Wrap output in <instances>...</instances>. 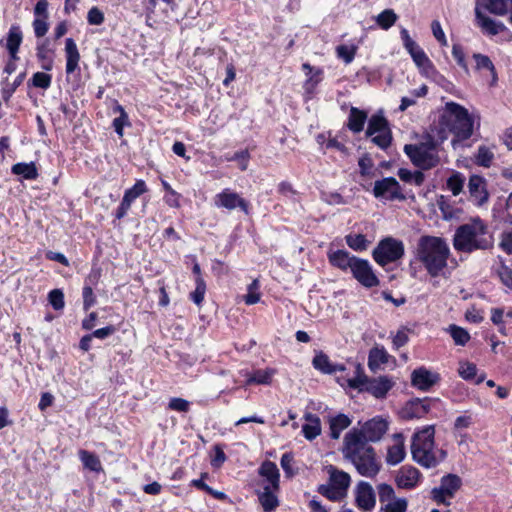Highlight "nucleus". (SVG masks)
<instances>
[{
  "label": "nucleus",
  "instance_id": "f257e3e1",
  "mask_svg": "<svg viewBox=\"0 0 512 512\" xmlns=\"http://www.w3.org/2000/svg\"><path fill=\"white\" fill-rule=\"evenodd\" d=\"M494 238L488 226L480 219L474 218L466 224L460 225L453 237V246L456 251L472 253L477 250H488L493 247Z\"/></svg>",
  "mask_w": 512,
  "mask_h": 512
},
{
  "label": "nucleus",
  "instance_id": "f03ea898",
  "mask_svg": "<svg viewBox=\"0 0 512 512\" xmlns=\"http://www.w3.org/2000/svg\"><path fill=\"white\" fill-rule=\"evenodd\" d=\"M342 453L362 476L372 478L380 471L374 448L365 441H361L356 433H347L344 436Z\"/></svg>",
  "mask_w": 512,
  "mask_h": 512
},
{
  "label": "nucleus",
  "instance_id": "7ed1b4c3",
  "mask_svg": "<svg viewBox=\"0 0 512 512\" xmlns=\"http://www.w3.org/2000/svg\"><path fill=\"white\" fill-rule=\"evenodd\" d=\"M450 248L447 242L436 236H421L416 247V258L431 277L441 275L447 267Z\"/></svg>",
  "mask_w": 512,
  "mask_h": 512
},
{
  "label": "nucleus",
  "instance_id": "20e7f679",
  "mask_svg": "<svg viewBox=\"0 0 512 512\" xmlns=\"http://www.w3.org/2000/svg\"><path fill=\"white\" fill-rule=\"evenodd\" d=\"M435 428L429 425L413 435L411 453L414 461L425 468H434L446 458V451L434 450Z\"/></svg>",
  "mask_w": 512,
  "mask_h": 512
},
{
  "label": "nucleus",
  "instance_id": "39448f33",
  "mask_svg": "<svg viewBox=\"0 0 512 512\" xmlns=\"http://www.w3.org/2000/svg\"><path fill=\"white\" fill-rule=\"evenodd\" d=\"M441 124L446 126L453 134L452 146L456 148L460 141L467 140L473 134V119L463 106L448 102L441 116Z\"/></svg>",
  "mask_w": 512,
  "mask_h": 512
},
{
  "label": "nucleus",
  "instance_id": "423d86ee",
  "mask_svg": "<svg viewBox=\"0 0 512 512\" xmlns=\"http://www.w3.org/2000/svg\"><path fill=\"white\" fill-rule=\"evenodd\" d=\"M325 470L329 475V482L319 485L317 492L330 501H341L347 496L351 484L350 475L334 465H327Z\"/></svg>",
  "mask_w": 512,
  "mask_h": 512
},
{
  "label": "nucleus",
  "instance_id": "0eeeda50",
  "mask_svg": "<svg viewBox=\"0 0 512 512\" xmlns=\"http://www.w3.org/2000/svg\"><path fill=\"white\" fill-rule=\"evenodd\" d=\"M348 386L359 391H367L376 398H384L393 387V382L386 376L369 379L360 364L355 366V375L347 380Z\"/></svg>",
  "mask_w": 512,
  "mask_h": 512
},
{
  "label": "nucleus",
  "instance_id": "6e6552de",
  "mask_svg": "<svg viewBox=\"0 0 512 512\" xmlns=\"http://www.w3.org/2000/svg\"><path fill=\"white\" fill-rule=\"evenodd\" d=\"M404 152L415 166L424 170L431 169L440 162L436 142L432 137L420 144H406Z\"/></svg>",
  "mask_w": 512,
  "mask_h": 512
},
{
  "label": "nucleus",
  "instance_id": "1a4fd4ad",
  "mask_svg": "<svg viewBox=\"0 0 512 512\" xmlns=\"http://www.w3.org/2000/svg\"><path fill=\"white\" fill-rule=\"evenodd\" d=\"M404 252L405 248L401 240L386 237L378 242L372 251V257L378 265L384 267L401 259Z\"/></svg>",
  "mask_w": 512,
  "mask_h": 512
},
{
  "label": "nucleus",
  "instance_id": "9d476101",
  "mask_svg": "<svg viewBox=\"0 0 512 512\" xmlns=\"http://www.w3.org/2000/svg\"><path fill=\"white\" fill-rule=\"evenodd\" d=\"M400 36L405 49L410 54L415 65L425 74H428L433 70L431 60L428 58L424 50L410 37L408 30L403 28L400 31Z\"/></svg>",
  "mask_w": 512,
  "mask_h": 512
},
{
  "label": "nucleus",
  "instance_id": "9b49d317",
  "mask_svg": "<svg viewBox=\"0 0 512 512\" xmlns=\"http://www.w3.org/2000/svg\"><path fill=\"white\" fill-rule=\"evenodd\" d=\"M388 430V422L376 416L364 423L361 429H352L348 433H356L361 441L378 442Z\"/></svg>",
  "mask_w": 512,
  "mask_h": 512
},
{
  "label": "nucleus",
  "instance_id": "f8f14e48",
  "mask_svg": "<svg viewBox=\"0 0 512 512\" xmlns=\"http://www.w3.org/2000/svg\"><path fill=\"white\" fill-rule=\"evenodd\" d=\"M373 195L375 198H383L389 201L406 200L399 182L394 177H386L375 181Z\"/></svg>",
  "mask_w": 512,
  "mask_h": 512
},
{
  "label": "nucleus",
  "instance_id": "ddd939ff",
  "mask_svg": "<svg viewBox=\"0 0 512 512\" xmlns=\"http://www.w3.org/2000/svg\"><path fill=\"white\" fill-rule=\"evenodd\" d=\"M353 277L364 287L372 288L379 285V279L375 275L368 260L358 258L351 270Z\"/></svg>",
  "mask_w": 512,
  "mask_h": 512
},
{
  "label": "nucleus",
  "instance_id": "4468645a",
  "mask_svg": "<svg viewBox=\"0 0 512 512\" xmlns=\"http://www.w3.org/2000/svg\"><path fill=\"white\" fill-rule=\"evenodd\" d=\"M215 205L228 210L240 208L245 214H249V204L238 193L224 189L215 196Z\"/></svg>",
  "mask_w": 512,
  "mask_h": 512
},
{
  "label": "nucleus",
  "instance_id": "2eb2a0df",
  "mask_svg": "<svg viewBox=\"0 0 512 512\" xmlns=\"http://www.w3.org/2000/svg\"><path fill=\"white\" fill-rule=\"evenodd\" d=\"M146 191V183L143 180H137L133 187L125 191L123 199L116 211V218L122 219L127 214L131 204Z\"/></svg>",
  "mask_w": 512,
  "mask_h": 512
},
{
  "label": "nucleus",
  "instance_id": "dca6fc26",
  "mask_svg": "<svg viewBox=\"0 0 512 512\" xmlns=\"http://www.w3.org/2000/svg\"><path fill=\"white\" fill-rule=\"evenodd\" d=\"M430 410V403L428 398L413 399L408 401L401 409L400 415L404 420L419 419L424 417Z\"/></svg>",
  "mask_w": 512,
  "mask_h": 512
},
{
  "label": "nucleus",
  "instance_id": "f3484780",
  "mask_svg": "<svg viewBox=\"0 0 512 512\" xmlns=\"http://www.w3.org/2000/svg\"><path fill=\"white\" fill-rule=\"evenodd\" d=\"M439 381V375L420 367L411 373V384L419 390L427 391Z\"/></svg>",
  "mask_w": 512,
  "mask_h": 512
},
{
  "label": "nucleus",
  "instance_id": "a211bd4d",
  "mask_svg": "<svg viewBox=\"0 0 512 512\" xmlns=\"http://www.w3.org/2000/svg\"><path fill=\"white\" fill-rule=\"evenodd\" d=\"M356 503L359 508L369 511L374 508L376 496L373 487L365 481H360L356 487Z\"/></svg>",
  "mask_w": 512,
  "mask_h": 512
},
{
  "label": "nucleus",
  "instance_id": "6ab92c4d",
  "mask_svg": "<svg viewBox=\"0 0 512 512\" xmlns=\"http://www.w3.org/2000/svg\"><path fill=\"white\" fill-rule=\"evenodd\" d=\"M329 263L344 272L350 271L353 265L356 263L359 257L351 255L347 250L339 249L335 251H329L328 254Z\"/></svg>",
  "mask_w": 512,
  "mask_h": 512
},
{
  "label": "nucleus",
  "instance_id": "aec40b11",
  "mask_svg": "<svg viewBox=\"0 0 512 512\" xmlns=\"http://www.w3.org/2000/svg\"><path fill=\"white\" fill-rule=\"evenodd\" d=\"M468 190L476 205L482 206L488 201L489 194L486 190V183L481 176H470L468 182Z\"/></svg>",
  "mask_w": 512,
  "mask_h": 512
},
{
  "label": "nucleus",
  "instance_id": "412c9836",
  "mask_svg": "<svg viewBox=\"0 0 512 512\" xmlns=\"http://www.w3.org/2000/svg\"><path fill=\"white\" fill-rule=\"evenodd\" d=\"M420 472L417 468L412 466H403L396 475V484L399 488L412 489L414 488L420 478Z\"/></svg>",
  "mask_w": 512,
  "mask_h": 512
},
{
  "label": "nucleus",
  "instance_id": "4be33fe9",
  "mask_svg": "<svg viewBox=\"0 0 512 512\" xmlns=\"http://www.w3.org/2000/svg\"><path fill=\"white\" fill-rule=\"evenodd\" d=\"M475 16L478 25L489 35L494 36L506 30V26L502 22L495 21L492 18L486 16L480 11L478 7L475 9Z\"/></svg>",
  "mask_w": 512,
  "mask_h": 512
},
{
  "label": "nucleus",
  "instance_id": "5701e85b",
  "mask_svg": "<svg viewBox=\"0 0 512 512\" xmlns=\"http://www.w3.org/2000/svg\"><path fill=\"white\" fill-rule=\"evenodd\" d=\"M65 54H66V73H73L79 65L80 53L77 45L72 38L65 40Z\"/></svg>",
  "mask_w": 512,
  "mask_h": 512
},
{
  "label": "nucleus",
  "instance_id": "b1692460",
  "mask_svg": "<svg viewBox=\"0 0 512 512\" xmlns=\"http://www.w3.org/2000/svg\"><path fill=\"white\" fill-rule=\"evenodd\" d=\"M259 475L265 478L269 486L273 488V490L279 489V469L277 468V465L274 462L271 461H264L261 466L259 467Z\"/></svg>",
  "mask_w": 512,
  "mask_h": 512
},
{
  "label": "nucleus",
  "instance_id": "393cba45",
  "mask_svg": "<svg viewBox=\"0 0 512 512\" xmlns=\"http://www.w3.org/2000/svg\"><path fill=\"white\" fill-rule=\"evenodd\" d=\"M22 39L23 36L20 27L16 25L11 26L7 36L6 48L12 60L19 59L17 54L22 43Z\"/></svg>",
  "mask_w": 512,
  "mask_h": 512
},
{
  "label": "nucleus",
  "instance_id": "a878e982",
  "mask_svg": "<svg viewBox=\"0 0 512 512\" xmlns=\"http://www.w3.org/2000/svg\"><path fill=\"white\" fill-rule=\"evenodd\" d=\"M395 439L396 443L388 448L386 456L387 464L393 466L402 462L406 454L402 435L396 434Z\"/></svg>",
  "mask_w": 512,
  "mask_h": 512
},
{
  "label": "nucleus",
  "instance_id": "bb28decb",
  "mask_svg": "<svg viewBox=\"0 0 512 512\" xmlns=\"http://www.w3.org/2000/svg\"><path fill=\"white\" fill-rule=\"evenodd\" d=\"M313 366L315 369L325 373L333 374L337 371H344L345 367L341 364H332L326 354L319 352L313 358Z\"/></svg>",
  "mask_w": 512,
  "mask_h": 512
},
{
  "label": "nucleus",
  "instance_id": "cd10ccee",
  "mask_svg": "<svg viewBox=\"0 0 512 512\" xmlns=\"http://www.w3.org/2000/svg\"><path fill=\"white\" fill-rule=\"evenodd\" d=\"M307 421L302 426V432L307 440H313L321 434V421L320 418L312 413H306L304 416Z\"/></svg>",
  "mask_w": 512,
  "mask_h": 512
},
{
  "label": "nucleus",
  "instance_id": "c85d7f7f",
  "mask_svg": "<svg viewBox=\"0 0 512 512\" xmlns=\"http://www.w3.org/2000/svg\"><path fill=\"white\" fill-rule=\"evenodd\" d=\"M367 117V113L364 110L351 107L348 116L347 128L353 133H360L364 128Z\"/></svg>",
  "mask_w": 512,
  "mask_h": 512
},
{
  "label": "nucleus",
  "instance_id": "c756f323",
  "mask_svg": "<svg viewBox=\"0 0 512 512\" xmlns=\"http://www.w3.org/2000/svg\"><path fill=\"white\" fill-rule=\"evenodd\" d=\"M390 130L389 123L382 113L372 115L368 121L366 136L372 137L377 133Z\"/></svg>",
  "mask_w": 512,
  "mask_h": 512
},
{
  "label": "nucleus",
  "instance_id": "7c9ffc66",
  "mask_svg": "<svg viewBox=\"0 0 512 512\" xmlns=\"http://www.w3.org/2000/svg\"><path fill=\"white\" fill-rule=\"evenodd\" d=\"M462 485L461 478L456 474H448L441 478L439 488L448 495V498L454 497L455 493Z\"/></svg>",
  "mask_w": 512,
  "mask_h": 512
},
{
  "label": "nucleus",
  "instance_id": "2f4dec72",
  "mask_svg": "<svg viewBox=\"0 0 512 512\" xmlns=\"http://www.w3.org/2000/svg\"><path fill=\"white\" fill-rule=\"evenodd\" d=\"M351 419L345 414H338L332 417L329 421L330 437L332 439H338L341 432L351 425Z\"/></svg>",
  "mask_w": 512,
  "mask_h": 512
},
{
  "label": "nucleus",
  "instance_id": "473e14b6",
  "mask_svg": "<svg viewBox=\"0 0 512 512\" xmlns=\"http://www.w3.org/2000/svg\"><path fill=\"white\" fill-rule=\"evenodd\" d=\"M388 362V353L384 347H373L369 351L368 367L371 371H377L381 365Z\"/></svg>",
  "mask_w": 512,
  "mask_h": 512
},
{
  "label": "nucleus",
  "instance_id": "72a5a7b5",
  "mask_svg": "<svg viewBox=\"0 0 512 512\" xmlns=\"http://www.w3.org/2000/svg\"><path fill=\"white\" fill-rule=\"evenodd\" d=\"M273 488L269 485L264 486L263 492L259 493L258 499L263 509L267 512L273 511L279 505L276 495L273 493Z\"/></svg>",
  "mask_w": 512,
  "mask_h": 512
},
{
  "label": "nucleus",
  "instance_id": "f704fd0d",
  "mask_svg": "<svg viewBox=\"0 0 512 512\" xmlns=\"http://www.w3.org/2000/svg\"><path fill=\"white\" fill-rule=\"evenodd\" d=\"M302 68H303V70L307 71L306 72L307 75L311 74L314 71V73L312 75H310L309 78L304 83V89H305L306 93L312 94L314 92L316 86L322 80V78H321L322 71L320 69H315L308 63H304L302 65Z\"/></svg>",
  "mask_w": 512,
  "mask_h": 512
},
{
  "label": "nucleus",
  "instance_id": "c9c22d12",
  "mask_svg": "<svg viewBox=\"0 0 512 512\" xmlns=\"http://www.w3.org/2000/svg\"><path fill=\"white\" fill-rule=\"evenodd\" d=\"M473 59L476 62L477 70L486 69L491 73L492 80H491L490 85L495 86L497 83L498 77H497V72H496L495 66L492 63L491 59L488 56L480 54V53L473 54Z\"/></svg>",
  "mask_w": 512,
  "mask_h": 512
},
{
  "label": "nucleus",
  "instance_id": "e433bc0d",
  "mask_svg": "<svg viewBox=\"0 0 512 512\" xmlns=\"http://www.w3.org/2000/svg\"><path fill=\"white\" fill-rule=\"evenodd\" d=\"M79 458L86 469L94 472L102 471L101 461L94 453L87 450H80L78 452Z\"/></svg>",
  "mask_w": 512,
  "mask_h": 512
},
{
  "label": "nucleus",
  "instance_id": "4c0bfd02",
  "mask_svg": "<svg viewBox=\"0 0 512 512\" xmlns=\"http://www.w3.org/2000/svg\"><path fill=\"white\" fill-rule=\"evenodd\" d=\"M12 173L22 175L26 180H34L38 177V171L33 162L16 163L12 166Z\"/></svg>",
  "mask_w": 512,
  "mask_h": 512
},
{
  "label": "nucleus",
  "instance_id": "58836bf2",
  "mask_svg": "<svg viewBox=\"0 0 512 512\" xmlns=\"http://www.w3.org/2000/svg\"><path fill=\"white\" fill-rule=\"evenodd\" d=\"M346 244L354 251H364L368 248L369 241L363 234H348L345 236Z\"/></svg>",
  "mask_w": 512,
  "mask_h": 512
},
{
  "label": "nucleus",
  "instance_id": "ea45409f",
  "mask_svg": "<svg viewBox=\"0 0 512 512\" xmlns=\"http://www.w3.org/2000/svg\"><path fill=\"white\" fill-rule=\"evenodd\" d=\"M397 175L402 181L414 183L416 186H421L425 180V176L421 171L412 172L405 168H400Z\"/></svg>",
  "mask_w": 512,
  "mask_h": 512
},
{
  "label": "nucleus",
  "instance_id": "a19ab883",
  "mask_svg": "<svg viewBox=\"0 0 512 512\" xmlns=\"http://www.w3.org/2000/svg\"><path fill=\"white\" fill-rule=\"evenodd\" d=\"M510 0H485L486 9L495 15L504 16L508 12Z\"/></svg>",
  "mask_w": 512,
  "mask_h": 512
},
{
  "label": "nucleus",
  "instance_id": "79ce46f5",
  "mask_svg": "<svg viewBox=\"0 0 512 512\" xmlns=\"http://www.w3.org/2000/svg\"><path fill=\"white\" fill-rule=\"evenodd\" d=\"M114 112L119 113V116L113 120V127L115 132L119 136H123V128L125 125H129L128 114L125 112L124 108L117 104L114 108Z\"/></svg>",
  "mask_w": 512,
  "mask_h": 512
},
{
  "label": "nucleus",
  "instance_id": "37998d69",
  "mask_svg": "<svg viewBox=\"0 0 512 512\" xmlns=\"http://www.w3.org/2000/svg\"><path fill=\"white\" fill-rule=\"evenodd\" d=\"M464 182L465 177L461 173L455 172L447 179V188L454 196H457L462 192Z\"/></svg>",
  "mask_w": 512,
  "mask_h": 512
},
{
  "label": "nucleus",
  "instance_id": "c03bdc74",
  "mask_svg": "<svg viewBox=\"0 0 512 512\" xmlns=\"http://www.w3.org/2000/svg\"><path fill=\"white\" fill-rule=\"evenodd\" d=\"M196 288L190 293V299L197 305L200 306L204 300L206 293V283L201 276L196 277Z\"/></svg>",
  "mask_w": 512,
  "mask_h": 512
},
{
  "label": "nucleus",
  "instance_id": "a18cd8bd",
  "mask_svg": "<svg viewBox=\"0 0 512 512\" xmlns=\"http://www.w3.org/2000/svg\"><path fill=\"white\" fill-rule=\"evenodd\" d=\"M494 158L493 152L486 146H480L475 156V163L482 167H490Z\"/></svg>",
  "mask_w": 512,
  "mask_h": 512
},
{
  "label": "nucleus",
  "instance_id": "49530a36",
  "mask_svg": "<svg viewBox=\"0 0 512 512\" xmlns=\"http://www.w3.org/2000/svg\"><path fill=\"white\" fill-rule=\"evenodd\" d=\"M449 331L456 345L464 346L470 339L469 333L457 325H450Z\"/></svg>",
  "mask_w": 512,
  "mask_h": 512
},
{
  "label": "nucleus",
  "instance_id": "de8ad7c7",
  "mask_svg": "<svg viewBox=\"0 0 512 512\" xmlns=\"http://www.w3.org/2000/svg\"><path fill=\"white\" fill-rule=\"evenodd\" d=\"M397 20V15L391 9L382 11L377 17L378 25L383 29H389Z\"/></svg>",
  "mask_w": 512,
  "mask_h": 512
},
{
  "label": "nucleus",
  "instance_id": "09e8293b",
  "mask_svg": "<svg viewBox=\"0 0 512 512\" xmlns=\"http://www.w3.org/2000/svg\"><path fill=\"white\" fill-rule=\"evenodd\" d=\"M378 497L381 503H390L395 499V492L391 485L382 483L377 486Z\"/></svg>",
  "mask_w": 512,
  "mask_h": 512
},
{
  "label": "nucleus",
  "instance_id": "8fccbe9b",
  "mask_svg": "<svg viewBox=\"0 0 512 512\" xmlns=\"http://www.w3.org/2000/svg\"><path fill=\"white\" fill-rule=\"evenodd\" d=\"M274 371L272 370H257L247 380L248 384H269L272 379Z\"/></svg>",
  "mask_w": 512,
  "mask_h": 512
},
{
  "label": "nucleus",
  "instance_id": "3c124183",
  "mask_svg": "<svg viewBox=\"0 0 512 512\" xmlns=\"http://www.w3.org/2000/svg\"><path fill=\"white\" fill-rule=\"evenodd\" d=\"M52 77L44 72H36L31 78L32 86L41 89H48L51 85Z\"/></svg>",
  "mask_w": 512,
  "mask_h": 512
},
{
  "label": "nucleus",
  "instance_id": "603ef678",
  "mask_svg": "<svg viewBox=\"0 0 512 512\" xmlns=\"http://www.w3.org/2000/svg\"><path fill=\"white\" fill-rule=\"evenodd\" d=\"M371 141L379 148L386 150L391 145L392 142L391 130L377 133V135H373L371 137Z\"/></svg>",
  "mask_w": 512,
  "mask_h": 512
},
{
  "label": "nucleus",
  "instance_id": "864d4df0",
  "mask_svg": "<svg viewBox=\"0 0 512 512\" xmlns=\"http://www.w3.org/2000/svg\"><path fill=\"white\" fill-rule=\"evenodd\" d=\"M48 300L54 310H62L65 306L64 293L60 289H53L48 294Z\"/></svg>",
  "mask_w": 512,
  "mask_h": 512
},
{
  "label": "nucleus",
  "instance_id": "5fc2aeb1",
  "mask_svg": "<svg viewBox=\"0 0 512 512\" xmlns=\"http://www.w3.org/2000/svg\"><path fill=\"white\" fill-rule=\"evenodd\" d=\"M337 56L346 64H349L353 61L355 54H356V48L354 46H347V45H339L336 48Z\"/></svg>",
  "mask_w": 512,
  "mask_h": 512
},
{
  "label": "nucleus",
  "instance_id": "6e6d98bb",
  "mask_svg": "<svg viewBox=\"0 0 512 512\" xmlns=\"http://www.w3.org/2000/svg\"><path fill=\"white\" fill-rule=\"evenodd\" d=\"M458 372L463 379L472 380L476 376L477 368L473 363L464 362L460 364Z\"/></svg>",
  "mask_w": 512,
  "mask_h": 512
},
{
  "label": "nucleus",
  "instance_id": "4d7b16f0",
  "mask_svg": "<svg viewBox=\"0 0 512 512\" xmlns=\"http://www.w3.org/2000/svg\"><path fill=\"white\" fill-rule=\"evenodd\" d=\"M408 502L405 498H399L393 502L385 504V512H406Z\"/></svg>",
  "mask_w": 512,
  "mask_h": 512
},
{
  "label": "nucleus",
  "instance_id": "13d9d810",
  "mask_svg": "<svg viewBox=\"0 0 512 512\" xmlns=\"http://www.w3.org/2000/svg\"><path fill=\"white\" fill-rule=\"evenodd\" d=\"M168 408L170 410H174V411H178V412H187L190 408V403H189V401H187L183 398L174 397V398L170 399V401L168 403Z\"/></svg>",
  "mask_w": 512,
  "mask_h": 512
},
{
  "label": "nucleus",
  "instance_id": "bf43d9fd",
  "mask_svg": "<svg viewBox=\"0 0 512 512\" xmlns=\"http://www.w3.org/2000/svg\"><path fill=\"white\" fill-rule=\"evenodd\" d=\"M105 20L103 12L98 7H92L87 14V21L90 25H101Z\"/></svg>",
  "mask_w": 512,
  "mask_h": 512
},
{
  "label": "nucleus",
  "instance_id": "052dcab7",
  "mask_svg": "<svg viewBox=\"0 0 512 512\" xmlns=\"http://www.w3.org/2000/svg\"><path fill=\"white\" fill-rule=\"evenodd\" d=\"M452 55L456 60L457 64L463 68L466 72H468V66L465 60V53L463 48L459 44H454L452 47Z\"/></svg>",
  "mask_w": 512,
  "mask_h": 512
},
{
  "label": "nucleus",
  "instance_id": "680f3d73",
  "mask_svg": "<svg viewBox=\"0 0 512 512\" xmlns=\"http://www.w3.org/2000/svg\"><path fill=\"white\" fill-rule=\"evenodd\" d=\"M431 29H432V33H433V36L436 38V40L442 45V46H446L447 45V39H446V36H445V33L441 27V24L438 20H433L432 23H431Z\"/></svg>",
  "mask_w": 512,
  "mask_h": 512
},
{
  "label": "nucleus",
  "instance_id": "e2e57ef3",
  "mask_svg": "<svg viewBox=\"0 0 512 512\" xmlns=\"http://www.w3.org/2000/svg\"><path fill=\"white\" fill-rule=\"evenodd\" d=\"M37 57L39 60L43 61L42 68L44 70H51L52 69V59L47 57V51H46V45L41 44L37 46Z\"/></svg>",
  "mask_w": 512,
  "mask_h": 512
},
{
  "label": "nucleus",
  "instance_id": "0e129e2a",
  "mask_svg": "<svg viewBox=\"0 0 512 512\" xmlns=\"http://www.w3.org/2000/svg\"><path fill=\"white\" fill-rule=\"evenodd\" d=\"M33 28H34L36 37H38V38L43 37L47 33L48 28H49L47 19L36 18L33 21Z\"/></svg>",
  "mask_w": 512,
  "mask_h": 512
},
{
  "label": "nucleus",
  "instance_id": "69168bd1",
  "mask_svg": "<svg viewBox=\"0 0 512 512\" xmlns=\"http://www.w3.org/2000/svg\"><path fill=\"white\" fill-rule=\"evenodd\" d=\"M293 461H294V458L291 453H284L281 457V461H280L281 467L288 477H291L294 475V472L292 470Z\"/></svg>",
  "mask_w": 512,
  "mask_h": 512
},
{
  "label": "nucleus",
  "instance_id": "338daca9",
  "mask_svg": "<svg viewBox=\"0 0 512 512\" xmlns=\"http://www.w3.org/2000/svg\"><path fill=\"white\" fill-rule=\"evenodd\" d=\"M83 308L84 310H89L95 304V296L93 293V289L90 286H85L83 288Z\"/></svg>",
  "mask_w": 512,
  "mask_h": 512
},
{
  "label": "nucleus",
  "instance_id": "774afa93",
  "mask_svg": "<svg viewBox=\"0 0 512 512\" xmlns=\"http://www.w3.org/2000/svg\"><path fill=\"white\" fill-rule=\"evenodd\" d=\"M501 282L512 290V269L503 265L498 271Z\"/></svg>",
  "mask_w": 512,
  "mask_h": 512
}]
</instances>
